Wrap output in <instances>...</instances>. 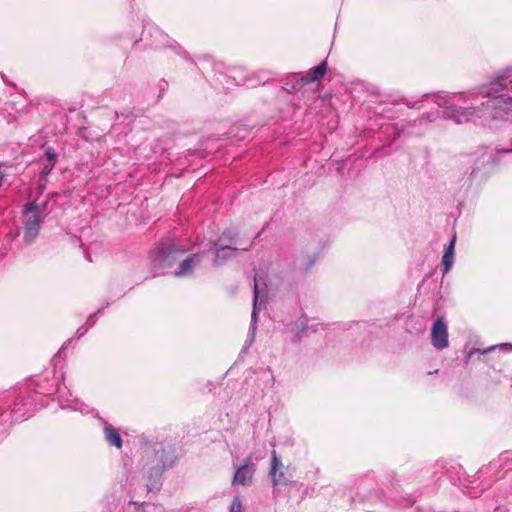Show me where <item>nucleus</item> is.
I'll list each match as a JSON object with an SVG mask.
<instances>
[{
  "instance_id": "1",
  "label": "nucleus",
  "mask_w": 512,
  "mask_h": 512,
  "mask_svg": "<svg viewBox=\"0 0 512 512\" xmlns=\"http://www.w3.org/2000/svg\"><path fill=\"white\" fill-rule=\"evenodd\" d=\"M185 253V250L177 248L174 244L157 248L152 255V265L156 269L170 268Z\"/></svg>"
},
{
  "instance_id": "2",
  "label": "nucleus",
  "mask_w": 512,
  "mask_h": 512,
  "mask_svg": "<svg viewBox=\"0 0 512 512\" xmlns=\"http://www.w3.org/2000/svg\"><path fill=\"white\" fill-rule=\"evenodd\" d=\"M431 344L437 350H443L449 346L448 326L444 317H439L431 328Z\"/></svg>"
},
{
  "instance_id": "3",
  "label": "nucleus",
  "mask_w": 512,
  "mask_h": 512,
  "mask_svg": "<svg viewBox=\"0 0 512 512\" xmlns=\"http://www.w3.org/2000/svg\"><path fill=\"white\" fill-rule=\"evenodd\" d=\"M253 454H249L243 461V464L236 468L234 473V477L232 480L233 484H239L243 486H248L252 483L254 474H255V466L253 464Z\"/></svg>"
},
{
  "instance_id": "4",
  "label": "nucleus",
  "mask_w": 512,
  "mask_h": 512,
  "mask_svg": "<svg viewBox=\"0 0 512 512\" xmlns=\"http://www.w3.org/2000/svg\"><path fill=\"white\" fill-rule=\"evenodd\" d=\"M238 235V233L232 231V230H227V231H224L223 234H222V239L223 240H229V242L231 244H234V246H230V245H226V246H223V247H220L216 250V256L217 258H224L226 257V254H224V252L226 250H242V251H245V250H248V248L251 246V242H246V243H242V242H238L236 241V236Z\"/></svg>"
},
{
  "instance_id": "5",
  "label": "nucleus",
  "mask_w": 512,
  "mask_h": 512,
  "mask_svg": "<svg viewBox=\"0 0 512 512\" xmlns=\"http://www.w3.org/2000/svg\"><path fill=\"white\" fill-rule=\"evenodd\" d=\"M271 458H272L271 459V469H270L269 475L272 480V485L274 487H276L278 485L287 484V479L285 478L283 471L278 472L279 468L282 466V463L279 460V458L277 457L275 450L272 451Z\"/></svg>"
},
{
  "instance_id": "6",
  "label": "nucleus",
  "mask_w": 512,
  "mask_h": 512,
  "mask_svg": "<svg viewBox=\"0 0 512 512\" xmlns=\"http://www.w3.org/2000/svg\"><path fill=\"white\" fill-rule=\"evenodd\" d=\"M40 229V217L37 214H34L25 222L24 226V239L26 242L30 243L34 241V239L37 237L38 232Z\"/></svg>"
},
{
  "instance_id": "7",
  "label": "nucleus",
  "mask_w": 512,
  "mask_h": 512,
  "mask_svg": "<svg viewBox=\"0 0 512 512\" xmlns=\"http://www.w3.org/2000/svg\"><path fill=\"white\" fill-rule=\"evenodd\" d=\"M327 71V63L326 61H323L318 66L310 69L306 75L302 76L300 79V83L302 85H306L315 81L321 80Z\"/></svg>"
},
{
  "instance_id": "8",
  "label": "nucleus",
  "mask_w": 512,
  "mask_h": 512,
  "mask_svg": "<svg viewBox=\"0 0 512 512\" xmlns=\"http://www.w3.org/2000/svg\"><path fill=\"white\" fill-rule=\"evenodd\" d=\"M105 440L118 449L122 448L123 441L119 431L111 424L106 423L104 427Z\"/></svg>"
},
{
  "instance_id": "9",
  "label": "nucleus",
  "mask_w": 512,
  "mask_h": 512,
  "mask_svg": "<svg viewBox=\"0 0 512 512\" xmlns=\"http://www.w3.org/2000/svg\"><path fill=\"white\" fill-rule=\"evenodd\" d=\"M195 258L196 255H193L183 260L179 265V269L174 273L175 276L182 277L190 275L193 271V262Z\"/></svg>"
},
{
  "instance_id": "10",
  "label": "nucleus",
  "mask_w": 512,
  "mask_h": 512,
  "mask_svg": "<svg viewBox=\"0 0 512 512\" xmlns=\"http://www.w3.org/2000/svg\"><path fill=\"white\" fill-rule=\"evenodd\" d=\"M454 244H455V237H453V239L451 240V242H450L449 246L447 247V249L443 255V258H442L445 272H447L451 268L452 263H453Z\"/></svg>"
},
{
  "instance_id": "11",
  "label": "nucleus",
  "mask_w": 512,
  "mask_h": 512,
  "mask_svg": "<svg viewBox=\"0 0 512 512\" xmlns=\"http://www.w3.org/2000/svg\"><path fill=\"white\" fill-rule=\"evenodd\" d=\"M45 157L48 163L55 165L58 155L53 148H48L45 152Z\"/></svg>"
},
{
  "instance_id": "12",
  "label": "nucleus",
  "mask_w": 512,
  "mask_h": 512,
  "mask_svg": "<svg viewBox=\"0 0 512 512\" xmlns=\"http://www.w3.org/2000/svg\"><path fill=\"white\" fill-rule=\"evenodd\" d=\"M230 512H242V503L238 497H235L230 506Z\"/></svg>"
},
{
  "instance_id": "13",
  "label": "nucleus",
  "mask_w": 512,
  "mask_h": 512,
  "mask_svg": "<svg viewBox=\"0 0 512 512\" xmlns=\"http://www.w3.org/2000/svg\"><path fill=\"white\" fill-rule=\"evenodd\" d=\"M259 295H260V289H259V284H258V278H257V276H255L254 277V306H256Z\"/></svg>"
},
{
  "instance_id": "14",
  "label": "nucleus",
  "mask_w": 512,
  "mask_h": 512,
  "mask_svg": "<svg viewBox=\"0 0 512 512\" xmlns=\"http://www.w3.org/2000/svg\"><path fill=\"white\" fill-rule=\"evenodd\" d=\"M54 166H55V165H53V164L47 163V164L43 167V169H42V171H41V174H42V175H48V174H50V172L52 171V169L54 168Z\"/></svg>"
},
{
  "instance_id": "15",
  "label": "nucleus",
  "mask_w": 512,
  "mask_h": 512,
  "mask_svg": "<svg viewBox=\"0 0 512 512\" xmlns=\"http://www.w3.org/2000/svg\"><path fill=\"white\" fill-rule=\"evenodd\" d=\"M162 467L163 466L157 465L156 467H153V470H155L156 474H160L162 471Z\"/></svg>"
},
{
  "instance_id": "16",
  "label": "nucleus",
  "mask_w": 512,
  "mask_h": 512,
  "mask_svg": "<svg viewBox=\"0 0 512 512\" xmlns=\"http://www.w3.org/2000/svg\"><path fill=\"white\" fill-rule=\"evenodd\" d=\"M32 209H35V206H34L33 204H27V205L25 206V211H26V212H27V211H29V210H32Z\"/></svg>"
},
{
  "instance_id": "17",
  "label": "nucleus",
  "mask_w": 512,
  "mask_h": 512,
  "mask_svg": "<svg viewBox=\"0 0 512 512\" xmlns=\"http://www.w3.org/2000/svg\"><path fill=\"white\" fill-rule=\"evenodd\" d=\"M507 101H509V103H511V104H512V98H511V97H508V98H507Z\"/></svg>"
},
{
  "instance_id": "18",
  "label": "nucleus",
  "mask_w": 512,
  "mask_h": 512,
  "mask_svg": "<svg viewBox=\"0 0 512 512\" xmlns=\"http://www.w3.org/2000/svg\"><path fill=\"white\" fill-rule=\"evenodd\" d=\"M3 180L2 177H0V187L2 186Z\"/></svg>"
}]
</instances>
